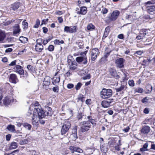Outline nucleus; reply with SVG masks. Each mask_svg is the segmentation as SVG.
Returning a JSON list of instances; mask_svg holds the SVG:
<instances>
[{"instance_id": "nucleus-1", "label": "nucleus", "mask_w": 155, "mask_h": 155, "mask_svg": "<svg viewBox=\"0 0 155 155\" xmlns=\"http://www.w3.org/2000/svg\"><path fill=\"white\" fill-rule=\"evenodd\" d=\"M92 114V113H91V115L87 116V120L82 121L80 123V132L83 133L89 130L91 128V124H92L93 127L96 126L97 119L94 117H92L91 116Z\"/></svg>"}, {"instance_id": "nucleus-2", "label": "nucleus", "mask_w": 155, "mask_h": 155, "mask_svg": "<svg viewBox=\"0 0 155 155\" xmlns=\"http://www.w3.org/2000/svg\"><path fill=\"white\" fill-rule=\"evenodd\" d=\"M33 106L35 107L33 114L32 117V123L35 124L38 122L37 116L41 119L45 117V114L44 111L42 109L39 103L37 101L32 104Z\"/></svg>"}, {"instance_id": "nucleus-3", "label": "nucleus", "mask_w": 155, "mask_h": 155, "mask_svg": "<svg viewBox=\"0 0 155 155\" xmlns=\"http://www.w3.org/2000/svg\"><path fill=\"white\" fill-rule=\"evenodd\" d=\"M17 60H15L11 62L8 64L9 66H14L12 68V70L24 78H27L28 76V73L26 71H24L23 67L21 66L16 64Z\"/></svg>"}, {"instance_id": "nucleus-4", "label": "nucleus", "mask_w": 155, "mask_h": 155, "mask_svg": "<svg viewBox=\"0 0 155 155\" xmlns=\"http://www.w3.org/2000/svg\"><path fill=\"white\" fill-rule=\"evenodd\" d=\"M155 0H152L145 3L146 11L148 13L151 15L155 14Z\"/></svg>"}, {"instance_id": "nucleus-5", "label": "nucleus", "mask_w": 155, "mask_h": 155, "mask_svg": "<svg viewBox=\"0 0 155 155\" xmlns=\"http://www.w3.org/2000/svg\"><path fill=\"white\" fill-rule=\"evenodd\" d=\"M112 91L110 89L103 88L100 92L101 97L103 99H107L111 97Z\"/></svg>"}, {"instance_id": "nucleus-6", "label": "nucleus", "mask_w": 155, "mask_h": 155, "mask_svg": "<svg viewBox=\"0 0 155 155\" xmlns=\"http://www.w3.org/2000/svg\"><path fill=\"white\" fill-rule=\"evenodd\" d=\"M71 127L70 123L68 121H65L62 127L61 133L62 135L65 134L68 131Z\"/></svg>"}, {"instance_id": "nucleus-7", "label": "nucleus", "mask_w": 155, "mask_h": 155, "mask_svg": "<svg viewBox=\"0 0 155 155\" xmlns=\"http://www.w3.org/2000/svg\"><path fill=\"white\" fill-rule=\"evenodd\" d=\"M51 78L48 76H46L44 79L42 85L44 88L48 90L49 88V85L51 83Z\"/></svg>"}, {"instance_id": "nucleus-8", "label": "nucleus", "mask_w": 155, "mask_h": 155, "mask_svg": "<svg viewBox=\"0 0 155 155\" xmlns=\"http://www.w3.org/2000/svg\"><path fill=\"white\" fill-rule=\"evenodd\" d=\"M120 12L117 10L114 11L108 17V19L111 21H114L118 18Z\"/></svg>"}, {"instance_id": "nucleus-9", "label": "nucleus", "mask_w": 155, "mask_h": 155, "mask_svg": "<svg viewBox=\"0 0 155 155\" xmlns=\"http://www.w3.org/2000/svg\"><path fill=\"white\" fill-rule=\"evenodd\" d=\"M78 27L77 26H66L64 27V31L69 33H74L77 31Z\"/></svg>"}, {"instance_id": "nucleus-10", "label": "nucleus", "mask_w": 155, "mask_h": 155, "mask_svg": "<svg viewBox=\"0 0 155 155\" xmlns=\"http://www.w3.org/2000/svg\"><path fill=\"white\" fill-rule=\"evenodd\" d=\"M14 100L12 97L9 96H7L4 98L2 101L4 105L8 106L11 103L13 102Z\"/></svg>"}, {"instance_id": "nucleus-11", "label": "nucleus", "mask_w": 155, "mask_h": 155, "mask_svg": "<svg viewBox=\"0 0 155 155\" xmlns=\"http://www.w3.org/2000/svg\"><path fill=\"white\" fill-rule=\"evenodd\" d=\"M109 73L113 78L118 79L120 78V76L118 74L117 71L114 68H110L109 70Z\"/></svg>"}, {"instance_id": "nucleus-12", "label": "nucleus", "mask_w": 155, "mask_h": 155, "mask_svg": "<svg viewBox=\"0 0 155 155\" xmlns=\"http://www.w3.org/2000/svg\"><path fill=\"white\" fill-rule=\"evenodd\" d=\"M125 61V60L123 58H117L115 62L117 67L119 68H123L124 67V63Z\"/></svg>"}, {"instance_id": "nucleus-13", "label": "nucleus", "mask_w": 155, "mask_h": 155, "mask_svg": "<svg viewBox=\"0 0 155 155\" xmlns=\"http://www.w3.org/2000/svg\"><path fill=\"white\" fill-rule=\"evenodd\" d=\"M68 63L70 70L74 71L77 69V63L74 61H73L71 59H68Z\"/></svg>"}, {"instance_id": "nucleus-14", "label": "nucleus", "mask_w": 155, "mask_h": 155, "mask_svg": "<svg viewBox=\"0 0 155 155\" xmlns=\"http://www.w3.org/2000/svg\"><path fill=\"white\" fill-rule=\"evenodd\" d=\"M114 102V99H110L107 100H104L101 102V105L104 108H107L112 105V103Z\"/></svg>"}, {"instance_id": "nucleus-15", "label": "nucleus", "mask_w": 155, "mask_h": 155, "mask_svg": "<svg viewBox=\"0 0 155 155\" xmlns=\"http://www.w3.org/2000/svg\"><path fill=\"white\" fill-rule=\"evenodd\" d=\"M69 149L72 153H73L74 152H76L79 153H82L83 152V150L80 147H76L74 146H70Z\"/></svg>"}, {"instance_id": "nucleus-16", "label": "nucleus", "mask_w": 155, "mask_h": 155, "mask_svg": "<svg viewBox=\"0 0 155 155\" xmlns=\"http://www.w3.org/2000/svg\"><path fill=\"white\" fill-rule=\"evenodd\" d=\"M99 49L97 48H94L92 49L91 54V58L92 61H94L97 58Z\"/></svg>"}, {"instance_id": "nucleus-17", "label": "nucleus", "mask_w": 155, "mask_h": 155, "mask_svg": "<svg viewBox=\"0 0 155 155\" xmlns=\"http://www.w3.org/2000/svg\"><path fill=\"white\" fill-rule=\"evenodd\" d=\"M9 80L12 83L15 84L18 82L19 80L16 74H11L9 75Z\"/></svg>"}, {"instance_id": "nucleus-18", "label": "nucleus", "mask_w": 155, "mask_h": 155, "mask_svg": "<svg viewBox=\"0 0 155 155\" xmlns=\"http://www.w3.org/2000/svg\"><path fill=\"white\" fill-rule=\"evenodd\" d=\"M76 60L78 63H80L84 61L83 64H86L87 62V57L84 58L82 56L78 57L76 58Z\"/></svg>"}, {"instance_id": "nucleus-19", "label": "nucleus", "mask_w": 155, "mask_h": 155, "mask_svg": "<svg viewBox=\"0 0 155 155\" xmlns=\"http://www.w3.org/2000/svg\"><path fill=\"white\" fill-rule=\"evenodd\" d=\"M19 24H16L15 25V26L13 27V33L14 35H16L19 33L21 31L20 28V26Z\"/></svg>"}, {"instance_id": "nucleus-20", "label": "nucleus", "mask_w": 155, "mask_h": 155, "mask_svg": "<svg viewBox=\"0 0 155 155\" xmlns=\"http://www.w3.org/2000/svg\"><path fill=\"white\" fill-rule=\"evenodd\" d=\"M45 116H51L53 114V110L52 108L49 107H47L45 108Z\"/></svg>"}, {"instance_id": "nucleus-21", "label": "nucleus", "mask_w": 155, "mask_h": 155, "mask_svg": "<svg viewBox=\"0 0 155 155\" xmlns=\"http://www.w3.org/2000/svg\"><path fill=\"white\" fill-rule=\"evenodd\" d=\"M20 5V3L16 2L11 5V8L14 11L17 10Z\"/></svg>"}, {"instance_id": "nucleus-22", "label": "nucleus", "mask_w": 155, "mask_h": 155, "mask_svg": "<svg viewBox=\"0 0 155 155\" xmlns=\"http://www.w3.org/2000/svg\"><path fill=\"white\" fill-rule=\"evenodd\" d=\"M109 49V48L108 47H106L105 48V52H104V55L103 57L101 59H104L106 60L107 57L110 55V53L112 51V50H110L108 51H107L108 49Z\"/></svg>"}, {"instance_id": "nucleus-23", "label": "nucleus", "mask_w": 155, "mask_h": 155, "mask_svg": "<svg viewBox=\"0 0 155 155\" xmlns=\"http://www.w3.org/2000/svg\"><path fill=\"white\" fill-rule=\"evenodd\" d=\"M52 80V84L54 85H56L59 83L60 80V77H53Z\"/></svg>"}, {"instance_id": "nucleus-24", "label": "nucleus", "mask_w": 155, "mask_h": 155, "mask_svg": "<svg viewBox=\"0 0 155 155\" xmlns=\"http://www.w3.org/2000/svg\"><path fill=\"white\" fill-rule=\"evenodd\" d=\"M150 130V127L148 126H144L142 128L141 132L143 134L148 133Z\"/></svg>"}, {"instance_id": "nucleus-25", "label": "nucleus", "mask_w": 155, "mask_h": 155, "mask_svg": "<svg viewBox=\"0 0 155 155\" xmlns=\"http://www.w3.org/2000/svg\"><path fill=\"white\" fill-rule=\"evenodd\" d=\"M87 8L86 7L82 6L80 8L79 14L84 15L87 13Z\"/></svg>"}, {"instance_id": "nucleus-26", "label": "nucleus", "mask_w": 155, "mask_h": 155, "mask_svg": "<svg viewBox=\"0 0 155 155\" xmlns=\"http://www.w3.org/2000/svg\"><path fill=\"white\" fill-rule=\"evenodd\" d=\"M27 68L30 72L34 73L36 71L35 67L32 65H28Z\"/></svg>"}, {"instance_id": "nucleus-27", "label": "nucleus", "mask_w": 155, "mask_h": 155, "mask_svg": "<svg viewBox=\"0 0 155 155\" xmlns=\"http://www.w3.org/2000/svg\"><path fill=\"white\" fill-rule=\"evenodd\" d=\"M6 129L9 131L12 132H14L16 131L15 126L12 124L8 125Z\"/></svg>"}, {"instance_id": "nucleus-28", "label": "nucleus", "mask_w": 155, "mask_h": 155, "mask_svg": "<svg viewBox=\"0 0 155 155\" xmlns=\"http://www.w3.org/2000/svg\"><path fill=\"white\" fill-rule=\"evenodd\" d=\"M152 90V87L150 84H147L145 87V91L146 93L148 94L150 93Z\"/></svg>"}, {"instance_id": "nucleus-29", "label": "nucleus", "mask_w": 155, "mask_h": 155, "mask_svg": "<svg viewBox=\"0 0 155 155\" xmlns=\"http://www.w3.org/2000/svg\"><path fill=\"white\" fill-rule=\"evenodd\" d=\"M43 48L44 47L43 45H35V50L37 52H40Z\"/></svg>"}, {"instance_id": "nucleus-30", "label": "nucleus", "mask_w": 155, "mask_h": 155, "mask_svg": "<svg viewBox=\"0 0 155 155\" xmlns=\"http://www.w3.org/2000/svg\"><path fill=\"white\" fill-rule=\"evenodd\" d=\"M124 77L122 78L121 82H126L129 78V77H128L129 74L127 72L124 73Z\"/></svg>"}, {"instance_id": "nucleus-31", "label": "nucleus", "mask_w": 155, "mask_h": 155, "mask_svg": "<svg viewBox=\"0 0 155 155\" xmlns=\"http://www.w3.org/2000/svg\"><path fill=\"white\" fill-rule=\"evenodd\" d=\"M148 146V143L147 142L144 143L143 146V147L141 148L140 149V151L141 152H143L146 151H147L148 150L147 148Z\"/></svg>"}, {"instance_id": "nucleus-32", "label": "nucleus", "mask_w": 155, "mask_h": 155, "mask_svg": "<svg viewBox=\"0 0 155 155\" xmlns=\"http://www.w3.org/2000/svg\"><path fill=\"white\" fill-rule=\"evenodd\" d=\"M6 37V35L5 32L0 30V42L3 41Z\"/></svg>"}, {"instance_id": "nucleus-33", "label": "nucleus", "mask_w": 155, "mask_h": 155, "mask_svg": "<svg viewBox=\"0 0 155 155\" xmlns=\"http://www.w3.org/2000/svg\"><path fill=\"white\" fill-rule=\"evenodd\" d=\"M18 147V144L16 142H12L10 144L9 149L10 150L15 149Z\"/></svg>"}, {"instance_id": "nucleus-34", "label": "nucleus", "mask_w": 155, "mask_h": 155, "mask_svg": "<svg viewBox=\"0 0 155 155\" xmlns=\"http://www.w3.org/2000/svg\"><path fill=\"white\" fill-rule=\"evenodd\" d=\"M84 116V113L83 112H80L78 113L77 116V119L78 120H82Z\"/></svg>"}, {"instance_id": "nucleus-35", "label": "nucleus", "mask_w": 155, "mask_h": 155, "mask_svg": "<svg viewBox=\"0 0 155 155\" xmlns=\"http://www.w3.org/2000/svg\"><path fill=\"white\" fill-rule=\"evenodd\" d=\"M87 29L88 31L92 30L95 28V26L92 23L89 24L87 27Z\"/></svg>"}, {"instance_id": "nucleus-36", "label": "nucleus", "mask_w": 155, "mask_h": 155, "mask_svg": "<svg viewBox=\"0 0 155 155\" xmlns=\"http://www.w3.org/2000/svg\"><path fill=\"white\" fill-rule=\"evenodd\" d=\"M147 30L145 29H142L140 30V35H141L143 37H144L147 33Z\"/></svg>"}, {"instance_id": "nucleus-37", "label": "nucleus", "mask_w": 155, "mask_h": 155, "mask_svg": "<svg viewBox=\"0 0 155 155\" xmlns=\"http://www.w3.org/2000/svg\"><path fill=\"white\" fill-rule=\"evenodd\" d=\"M22 20V19L12 20H11L8 21L7 22L8 23V24H11L13 22H15L18 24H20Z\"/></svg>"}, {"instance_id": "nucleus-38", "label": "nucleus", "mask_w": 155, "mask_h": 155, "mask_svg": "<svg viewBox=\"0 0 155 155\" xmlns=\"http://www.w3.org/2000/svg\"><path fill=\"white\" fill-rule=\"evenodd\" d=\"M64 43V41L63 40L60 41L59 40L55 39L54 41V44L55 45H59L60 44Z\"/></svg>"}, {"instance_id": "nucleus-39", "label": "nucleus", "mask_w": 155, "mask_h": 155, "mask_svg": "<svg viewBox=\"0 0 155 155\" xmlns=\"http://www.w3.org/2000/svg\"><path fill=\"white\" fill-rule=\"evenodd\" d=\"M134 91L135 92H137L139 93H142L143 91V88L140 87H138L136 88Z\"/></svg>"}, {"instance_id": "nucleus-40", "label": "nucleus", "mask_w": 155, "mask_h": 155, "mask_svg": "<svg viewBox=\"0 0 155 155\" xmlns=\"http://www.w3.org/2000/svg\"><path fill=\"white\" fill-rule=\"evenodd\" d=\"M85 97L82 94H80V96L78 98V101H81L82 102H84L85 101Z\"/></svg>"}, {"instance_id": "nucleus-41", "label": "nucleus", "mask_w": 155, "mask_h": 155, "mask_svg": "<svg viewBox=\"0 0 155 155\" xmlns=\"http://www.w3.org/2000/svg\"><path fill=\"white\" fill-rule=\"evenodd\" d=\"M46 49H47L49 51L52 52L54 50V46L53 45H50L48 46V48Z\"/></svg>"}, {"instance_id": "nucleus-42", "label": "nucleus", "mask_w": 155, "mask_h": 155, "mask_svg": "<svg viewBox=\"0 0 155 155\" xmlns=\"http://www.w3.org/2000/svg\"><path fill=\"white\" fill-rule=\"evenodd\" d=\"M20 40L21 42L25 43L27 42L28 39L27 38L22 36L20 37Z\"/></svg>"}, {"instance_id": "nucleus-43", "label": "nucleus", "mask_w": 155, "mask_h": 155, "mask_svg": "<svg viewBox=\"0 0 155 155\" xmlns=\"http://www.w3.org/2000/svg\"><path fill=\"white\" fill-rule=\"evenodd\" d=\"M22 24L23 26V28H28V23L26 21L25 19L22 22Z\"/></svg>"}, {"instance_id": "nucleus-44", "label": "nucleus", "mask_w": 155, "mask_h": 155, "mask_svg": "<svg viewBox=\"0 0 155 155\" xmlns=\"http://www.w3.org/2000/svg\"><path fill=\"white\" fill-rule=\"evenodd\" d=\"M125 86L124 85H121L120 87L116 89V91L117 92H120L124 89Z\"/></svg>"}, {"instance_id": "nucleus-45", "label": "nucleus", "mask_w": 155, "mask_h": 155, "mask_svg": "<svg viewBox=\"0 0 155 155\" xmlns=\"http://www.w3.org/2000/svg\"><path fill=\"white\" fill-rule=\"evenodd\" d=\"M40 24V21L38 19H37L36 20L35 23L34 25V28H37L39 27Z\"/></svg>"}, {"instance_id": "nucleus-46", "label": "nucleus", "mask_w": 155, "mask_h": 155, "mask_svg": "<svg viewBox=\"0 0 155 155\" xmlns=\"http://www.w3.org/2000/svg\"><path fill=\"white\" fill-rule=\"evenodd\" d=\"M77 126H75L73 127L72 129V134H77Z\"/></svg>"}, {"instance_id": "nucleus-47", "label": "nucleus", "mask_w": 155, "mask_h": 155, "mask_svg": "<svg viewBox=\"0 0 155 155\" xmlns=\"http://www.w3.org/2000/svg\"><path fill=\"white\" fill-rule=\"evenodd\" d=\"M28 143V140L27 139H24L20 141L19 143L20 145H24Z\"/></svg>"}, {"instance_id": "nucleus-48", "label": "nucleus", "mask_w": 155, "mask_h": 155, "mask_svg": "<svg viewBox=\"0 0 155 155\" xmlns=\"http://www.w3.org/2000/svg\"><path fill=\"white\" fill-rule=\"evenodd\" d=\"M82 84L81 82H78L75 87V89L76 90H79L82 86Z\"/></svg>"}, {"instance_id": "nucleus-49", "label": "nucleus", "mask_w": 155, "mask_h": 155, "mask_svg": "<svg viewBox=\"0 0 155 155\" xmlns=\"http://www.w3.org/2000/svg\"><path fill=\"white\" fill-rule=\"evenodd\" d=\"M128 83L129 85L131 87H133L135 84V83L133 80H129Z\"/></svg>"}, {"instance_id": "nucleus-50", "label": "nucleus", "mask_w": 155, "mask_h": 155, "mask_svg": "<svg viewBox=\"0 0 155 155\" xmlns=\"http://www.w3.org/2000/svg\"><path fill=\"white\" fill-rule=\"evenodd\" d=\"M76 44L80 49H82L84 48V44L82 42H76Z\"/></svg>"}, {"instance_id": "nucleus-51", "label": "nucleus", "mask_w": 155, "mask_h": 155, "mask_svg": "<svg viewBox=\"0 0 155 155\" xmlns=\"http://www.w3.org/2000/svg\"><path fill=\"white\" fill-rule=\"evenodd\" d=\"M71 137L73 140H75L78 138L77 134H72L71 135Z\"/></svg>"}, {"instance_id": "nucleus-52", "label": "nucleus", "mask_w": 155, "mask_h": 155, "mask_svg": "<svg viewBox=\"0 0 155 155\" xmlns=\"http://www.w3.org/2000/svg\"><path fill=\"white\" fill-rule=\"evenodd\" d=\"M53 91L55 93H58L59 91V87L58 86L54 87L52 88Z\"/></svg>"}, {"instance_id": "nucleus-53", "label": "nucleus", "mask_w": 155, "mask_h": 155, "mask_svg": "<svg viewBox=\"0 0 155 155\" xmlns=\"http://www.w3.org/2000/svg\"><path fill=\"white\" fill-rule=\"evenodd\" d=\"M24 126L28 130H30L31 127V126L30 124L27 123H25L24 124Z\"/></svg>"}, {"instance_id": "nucleus-54", "label": "nucleus", "mask_w": 155, "mask_h": 155, "mask_svg": "<svg viewBox=\"0 0 155 155\" xmlns=\"http://www.w3.org/2000/svg\"><path fill=\"white\" fill-rule=\"evenodd\" d=\"M108 32L104 31L102 38V39L104 40L108 36Z\"/></svg>"}, {"instance_id": "nucleus-55", "label": "nucleus", "mask_w": 155, "mask_h": 155, "mask_svg": "<svg viewBox=\"0 0 155 155\" xmlns=\"http://www.w3.org/2000/svg\"><path fill=\"white\" fill-rule=\"evenodd\" d=\"M130 129V128L129 126H128L126 128H124L123 129V131H124L125 132L127 133L128 132Z\"/></svg>"}, {"instance_id": "nucleus-56", "label": "nucleus", "mask_w": 155, "mask_h": 155, "mask_svg": "<svg viewBox=\"0 0 155 155\" xmlns=\"http://www.w3.org/2000/svg\"><path fill=\"white\" fill-rule=\"evenodd\" d=\"M108 12V9L106 8L103 9L102 11V12L103 14H106Z\"/></svg>"}, {"instance_id": "nucleus-57", "label": "nucleus", "mask_w": 155, "mask_h": 155, "mask_svg": "<svg viewBox=\"0 0 155 155\" xmlns=\"http://www.w3.org/2000/svg\"><path fill=\"white\" fill-rule=\"evenodd\" d=\"M91 99H87L86 100L85 103L88 105H91Z\"/></svg>"}, {"instance_id": "nucleus-58", "label": "nucleus", "mask_w": 155, "mask_h": 155, "mask_svg": "<svg viewBox=\"0 0 155 155\" xmlns=\"http://www.w3.org/2000/svg\"><path fill=\"white\" fill-rule=\"evenodd\" d=\"M48 18L45 19H43L41 23V25L43 24H46V22L48 21Z\"/></svg>"}, {"instance_id": "nucleus-59", "label": "nucleus", "mask_w": 155, "mask_h": 155, "mask_svg": "<svg viewBox=\"0 0 155 155\" xmlns=\"http://www.w3.org/2000/svg\"><path fill=\"white\" fill-rule=\"evenodd\" d=\"M74 87V85L72 84H68L67 85V87L68 89H71L73 88Z\"/></svg>"}, {"instance_id": "nucleus-60", "label": "nucleus", "mask_w": 155, "mask_h": 155, "mask_svg": "<svg viewBox=\"0 0 155 155\" xmlns=\"http://www.w3.org/2000/svg\"><path fill=\"white\" fill-rule=\"evenodd\" d=\"M143 37L141 35H140V34H139V35L137 36L136 37V39L138 40H140L142 39Z\"/></svg>"}, {"instance_id": "nucleus-61", "label": "nucleus", "mask_w": 155, "mask_h": 155, "mask_svg": "<svg viewBox=\"0 0 155 155\" xmlns=\"http://www.w3.org/2000/svg\"><path fill=\"white\" fill-rule=\"evenodd\" d=\"M58 21L60 23L63 22V20L62 17H58Z\"/></svg>"}, {"instance_id": "nucleus-62", "label": "nucleus", "mask_w": 155, "mask_h": 155, "mask_svg": "<svg viewBox=\"0 0 155 155\" xmlns=\"http://www.w3.org/2000/svg\"><path fill=\"white\" fill-rule=\"evenodd\" d=\"M11 135L9 134L6 135V140L7 141H9L11 138Z\"/></svg>"}, {"instance_id": "nucleus-63", "label": "nucleus", "mask_w": 155, "mask_h": 155, "mask_svg": "<svg viewBox=\"0 0 155 155\" xmlns=\"http://www.w3.org/2000/svg\"><path fill=\"white\" fill-rule=\"evenodd\" d=\"M43 32L44 33H46L48 31V28L46 27H43L42 28Z\"/></svg>"}, {"instance_id": "nucleus-64", "label": "nucleus", "mask_w": 155, "mask_h": 155, "mask_svg": "<svg viewBox=\"0 0 155 155\" xmlns=\"http://www.w3.org/2000/svg\"><path fill=\"white\" fill-rule=\"evenodd\" d=\"M55 14L56 15H60L63 14V12L62 11H57V12L55 13Z\"/></svg>"}]
</instances>
